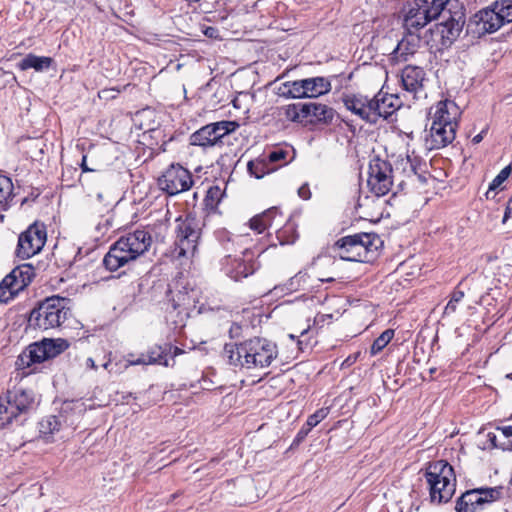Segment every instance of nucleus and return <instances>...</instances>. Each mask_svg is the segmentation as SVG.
<instances>
[{
  "instance_id": "f257e3e1",
  "label": "nucleus",
  "mask_w": 512,
  "mask_h": 512,
  "mask_svg": "<svg viewBox=\"0 0 512 512\" xmlns=\"http://www.w3.org/2000/svg\"><path fill=\"white\" fill-rule=\"evenodd\" d=\"M223 356L228 363L241 369L269 367L278 356L277 344L264 337H252L239 343L225 344Z\"/></svg>"
},
{
  "instance_id": "f03ea898",
  "label": "nucleus",
  "mask_w": 512,
  "mask_h": 512,
  "mask_svg": "<svg viewBox=\"0 0 512 512\" xmlns=\"http://www.w3.org/2000/svg\"><path fill=\"white\" fill-rule=\"evenodd\" d=\"M151 244L152 237L148 231L136 230L128 233L110 246L102 263L108 271L115 272L143 255Z\"/></svg>"
},
{
  "instance_id": "7ed1b4c3",
  "label": "nucleus",
  "mask_w": 512,
  "mask_h": 512,
  "mask_svg": "<svg viewBox=\"0 0 512 512\" xmlns=\"http://www.w3.org/2000/svg\"><path fill=\"white\" fill-rule=\"evenodd\" d=\"M382 245L380 237L374 233H357L337 240L333 246L336 255L345 261L370 262Z\"/></svg>"
},
{
  "instance_id": "20e7f679",
  "label": "nucleus",
  "mask_w": 512,
  "mask_h": 512,
  "mask_svg": "<svg viewBox=\"0 0 512 512\" xmlns=\"http://www.w3.org/2000/svg\"><path fill=\"white\" fill-rule=\"evenodd\" d=\"M424 477L429 489L431 502L446 503L456 491V476L453 467L445 460L427 464Z\"/></svg>"
},
{
  "instance_id": "39448f33",
  "label": "nucleus",
  "mask_w": 512,
  "mask_h": 512,
  "mask_svg": "<svg viewBox=\"0 0 512 512\" xmlns=\"http://www.w3.org/2000/svg\"><path fill=\"white\" fill-rule=\"evenodd\" d=\"M69 303L60 296L46 298L31 311L29 325L43 331L60 327L71 316Z\"/></svg>"
},
{
  "instance_id": "423d86ee",
  "label": "nucleus",
  "mask_w": 512,
  "mask_h": 512,
  "mask_svg": "<svg viewBox=\"0 0 512 512\" xmlns=\"http://www.w3.org/2000/svg\"><path fill=\"white\" fill-rule=\"evenodd\" d=\"M176 240L173 254L176 258L192 257L197 251L201 228L195 217L187 216L176 219Z\"/></svg>"
},
{
  "instance_id": "0eeeda50",
  "label": "nucleus",
  "mask_w": 512,
  "mask_h": 512,
  "mask_svg": "<svg viewBox=\"0 0 512 512\" xmlns=\"http://www.w3.org/2000/svg\"><path fill=\"white\" fill-rule=\"evenodd\" d=\"M450 0H414L405 14V25L411 28H424L437 19Z\"/></svg>"
},
{
  "instance_id": "6e6552de",
  "label": "nucleus",
  "mask_w": 512,
  "mask_h": 512,
  "mask_svg": "<svg viewBox=\"0 0 512 512\" xmlns=\"http://www.w3.org/2000/svg\"><path fill=\"white\" fill-rule=\"evenodd\" d=\"M239 127L235 121H218L209 123L190 135L191 145L199 146L204 149L214 146H221L223 138L234 132Z\"/></svg>"
},
{
  "instance_id": "1a4fd4ad",
  "label": "nucleus",
  "mask_w": 512,
  "mask_h": 512,
  "mask_svg": "<svg viewBox=\"0 0 512 512\" xmlns=\"http://www.w3.org/2000/svg\"><path fill=\"white\" fill-rule=\"evenodd\" d=\"M46 238V228L43 224L38 222L31 224L18 237L16 257L26 260L38 254L44 247Z\"/></svg>"
},
{
  "instance_id": "9d476101",
  "label": "nucleus",
  "mask_w": 512,
  "mask_h": 512,
  "mask_svg": "<svg viewBox=\"0 0 512 512\" xmlns=\"http://www.w3.org/2000/svg\"><path fill=\"white\" fill-rule=\"evenodd\" d=\"M255 253L245 249L241 257L225 256L221 261L222 271L234 281H240L254 274L259 269Z\"/></svg>"
},
{
  "instance_id": "9b49d317",
  "label": "nucleus",
  "mask_w": 512,
  "mask_h": 512,
  "mask_svg": "<svg viewBox=\"0 0 512 512\" xmlns=\"http://www.w3.org/2000/svg\"><path fill=\"white\" fill-rule=\"evenodd\" d=\"M367 184L376 196L386 195L393 184L391 164L378 157L373 158L369 163Z\"/></svg>"
},
{
  "instance_id": "f8f14e48",
  "label": "nucleus",
  "mask_w": 512,
  "mask_h": 512,
  "mask_svg": "<svg viewBox=\"0 0 512 512\" xmlns=\"http://www.w3.org/2000/svg\"><path fill=\"white\" fill-rule=\"evenodd\" d=\"M501 488L473 489L463 493L456 502L457 512H478L484 505L501 497Z\"/></svg>"
},
{
  "instance_id": "ddd939ff",
  "label": "nucleus",
  "mask_w": 512,
  "mask_h": 512,
  "mask_svg": "<svg viewBox=\"0 0 512 512\" xmlns=\"http://www.w3.org/2000/svg\"><path fill=\"white\" fill-rule=\"evenodd\" d=\"M159 187L169 195L187 191L193 185L191 173L180 165H171L159 178Z\"/></svg>"
},
{
  "instance_id": "4468645a",
  "label": "nucleus",
  "mask_w": 512,
  "mask_h": 512,
  "mask_svg": "<svg viewBox=\"0 0 512 512\" xmlns=\"http://www.w3.org/2000/svg\"><path fill=\"white\" fill-rule=\"evenodd\" d=\"M404 28L406 33L402 37V39L398 42L396 48L393 51L394 58L401 61H406L409 56L414 55L418 49L421 47V44L425 42L426 45H429V41L425 40L426 36L423 38L418 31L421 28H409L404 24ZM431 34H433L432 30H429ZM428 31L425 32V35Z\"/></svg>"
},
{
  "instance_id": "2eb2a0df",
  "label": "nucleus",
  "mask_w": 512,
  "mask_h": 512,
  "mask_svg": "<svg viewBox=\"0 0 512 512\" xmlns=\"http://www.w3.org/2000/svg\"><path fill=\"white\" fill-rule=\"evenodd\" d=\"M460 110L456 103L452 100L439 101L430 109L429 116L432 121L443 126L458 127V119Z\"/></svg>"
},
{
  "instance_id": "dca6fc26",
  "label": "nucleus",
  "mask_w": 512,
  "mask_h": 512,
  "mask_svg": "<svg viewBox=\"0 0 512 512\" xmlns=\"http://www.w3.org/2000/svg\"><path fill=\"white\" fill-rule=\"evenodd\" d=\"M48 360L43 345V340L30 344L25 350H23L17 357L15 362L16 369L21 372V376H26L32 373V370H28L32 364L42 363Z\"/></svg>"
},
{
  "instance_id": "f3484780",
  "label": "nucleus",
  "mask_w": 512,
  "mask_h": 512,
  "mask_svg": "<svg viewBox=\"0 0 512 512\" xmlns=\"http://www.w3.org/2000/svg\"><path fill=\"white\" fill-rule=\"evenodd\" d=\"M371 103L375 123L381 117L387 119L402 106V100L398 95L383 93L382 91L371 98Z\"/></svg>"
},
{
  "instance_id": "a211bd4d",
  "label": "nucleus",
  "mask_w": 512,
  "mask_h": 512,
  "mask_svg": "<svg viewBox=\"0 0 512 512\" xmlns=\"http://www.w3.org/2000/svg\"><path fill=\"white\" fill-rule=\"evenodd\" d=\"M457 127H448L431 122L429 134L426 136L425 144L429 150L441 149L451 144L456 136Z\"/></svg>"
},
{
  "instance_id": "6ab92c4d",
  "label": "nucleus",
  "mask_w": 512,
  "mask_h": 512,
  "mask_svg": "<svg viewBox=\"0 0 512 512\" xmlns=\"http://www.w3.org/2000/svg\"><path fill=\"white\" fill-rule=\"evenodd\" d=\"M5 396L12 403L11 407L17 410L21 416L27 415L37 405L36 395L32 389L15 387L7 391Z\"/></svg>"
},
{
  "instance_id": "aec40b11",
  "label": "nucleus",
  "mask_w": 512,
  "mask_h": 512,
  "mask_svg": "<svg viewBox=\"0 0 512 512\" xmlns=\"http://www.w3.org/2000/svg\"><path fill=\"white\" fill-rule=\"evenodd\" d=\"M345 107L361 119L375 123L371 99L361 94L347 95L343 99Z\"/></svg>"
},
{
  "instance_id": "412c9836",
  "label": "nucleus",
  "mask_w": 512,
  "mask_h": 512,
  "mask_svg": "<svg viewBox=\"0 0 512 512\" xmlns=\"http://www.w3.org/2000/svg\"><path fill=\"white\" fill-rule=\"evenodd\" d=\"M426 73L419 66L407 65L401 73L403 88L414 96L423 90Z\"/></svg>"
},
{
  "instance_id": "4be33fe9",
  "label": "nucleus",
  "mask_w": 512,
  "mask_h": 512,
  "mask_svg": "<svg viewBox=\"0 0 512 512\" xmlns=\"http://www.w3.org/2000/svg\"><path fill=\"white\" fill-rule=\"evenodd\" d=\"M475 19L478 33H494L505 25L492 5L475 14Z\"/></svg>"
},
{
  "instance_id": "5701e85b",
  "label": "nucleus",
  "mask_w": 512,
  "mask_h": 512,
  "mask_svg": "<svg viewBox=\"0 0 512 512\" xmlns=\"http://www.w3.org/2000/svg\"><path fill=\"white\" fill-rule=\"evenodd\" d=\"M35 277V269L31 264H22L15 267L7 276L6 281L11 283L12 289L19 292L24 290Z\"/></svg>"
},
{
  "instance_id": "b1692460",
  "label": "nucleus",
  "mask_w": 512,
  "mask_h": 512,
  "mask_svg": "<svg viewBox=\"0 0 512 512\" xmlns=\"http://www.w3.org/2000/svg\"><path fill=\"white\" fill-rule=\"evenodd\" d=\"M303 81L306 98H317L331 90L330 80L322 76L306 78Z\"/></svg>"
},
{
  "instance_id": "393cba45",
  "label": "nucleus",
  "mask_w": 512,
  "mask_h": 512,
  "mask_svg": "<svg viewBox=\"0 0 512 512\" xmlns=\"http://www.w3.org/2000/svg\"><path fill=\"white\" fill-rule=\"evenodd\" d=\"M171 348V343H164L150 347L146 353L147 362L150 365H162L165 367L172 366L173 363H169V354H171Z\"/></svg>"
},
{
  "instance_id": "a878e982",
  "label": "nucleus",
  "mask_w": 512,
  "mask_h": 512,
  "mask_svg": "<svg viewBox=\"0 0 512 512\" xmlns=\"http://www.w3.org/2000/svg\"><path fill=\"white\" fill-rule=\"evenodd\" d=\"M53 64V59L48 56H37L33 53L27 54L19 63L18 68L21 71L34 69L36 72L48 70Z\"/></svg>"
},
{
  "instance_id": "bb28decb",
  "label": "nucleus",
  "mask_w": 512,
  "mask_h": 512,
  "mask_svg": "<svg viewBox=\"0 0 512 512\" xmlns=\"http://www.w3.org/2000/svg\"><path fill=\"white\" fill-rule=\"evenodd\" d=\"M303 79L281 83L277 88V94L284 98H306Z\"/></svg>"
},
{
  "instance_id": "cd10ccee",
  "label": "nucleus",
  "mask_w": 512,
  "mask_h": 512,
  "mask_svg": "<svg viewBox=\"0 0 512 512\" xmlns=\"http://www.w3.org/2000/svg\"><path fill=\"white\" fill-rule=\"evenodd\" d=\"M463 26V16H459L458 19L450 17L441 24V37L452 43L460 35Z\"/></svg>"
},
{
  "instance_id": "c85d7f7f",
  "label": "nucleus",
  "mask_w": 512,
  "mask_h": 512,
  "mask_svg": "<svg viewBox=\"0 0 512 512\" xmlns=\"http://www.w3.org/2000/svg\"><path fill=\"white\" fill-rule=\"evenodd\" d=\"M13 188L11 179L0 175V213L10 208L14 197Z\"/></svg>"
},
{
  "instance_id": "c756f323",
  "label": "nucleus",
  "mask_w": 512,
  "mask_h": 512,
  "mask_svg": "<svg viewBox=\"0 0 512 512\" xmlns=\"http://www.w3.org/2000/svg\"><path fill=\"white\" fill-rule=\"evenodd\" d=\"M11 404L6 396L0 398V428H4L22 417L17 410L11 407Z\"/></svg>"
},
{
  "instance_id": "7c9ffc66",
  "label": "nucleus",
  "mask_w": 512,
  "mask_h": 512,
  "mask_svg": "<svg viewBox=\"0 0 512 512\" xmlns=\"http://www.w3.org/2000/svg\"><path fill=\"white\" fill-rule=\"evenodd\" d=\"M61 428V421L57 416L50 415L39 422V433L46 440L51 441L55 432Z\"/></svg>"
},
{
  "instance_id": "2f4dec72",
  "label": "nucleus",
  "mask_w": 512,
  "mask_h": 512,
  "mask_svg": "<svg viewBox=\"0 0 512 512\" xmlns=\"http://www.w3.org/2000/svg\"><path fill=\"white\" fill-rule=\"evenodd\" d=\"M297 226L295 222L291 219H288L286 223L277 230L276 236L281 245L293 244L297 238Z\"/></svg>"
},
{
  "instance_id": "473e14b6",
  "label": "nucleus",
  "mask_w": 512,
  "mask_h": 512,
  "mask_svg": "<svg viewBox=\"0 0 512 512\" xmlns=\"http://www.w3.org/2000/svg\"><path fill=\"white\" fill-rule=\"evenodd\" d=\"M43 345L45 346L47 359L57 357L69 347L68 341L62 338H44Z\"/></svg>"
},
{
  "instance_id": "72a5a7b5",
  "label": "nucleus",
  "mask_w": 512,
  "mask_h": 512,
  "mask_svg": "<svg viewBox=\"0 0 512 512\" xmlns=\"http://www.w3.org/2000/svg\"><path fill=\"white\" fill-rule=\"evenodd\" d=\"M334 113V109L325 104L313 103L311 122L331 123L334 118Z\"/></svg>"
},
{
  "instance_id": "f704fd0d",
  "label": "nucleus",
  "mask_w": 512,
  "mask_h": 512,
  "mask_svg": "<svg viewBox=\"0 0 512 512\" xmlns=\"http://www.w3.org/2000/svg\"><path fill=\"white\" fill-rule=\"evenodd\" d=\"M278 214V208L272 207L267 209L261 214H258L250 219L249 226L250 228L255 231L258 234L263 233L267 227H266V217H271L274 215V217Z\"/></svg>"
},
{
  "instance_id": "c9c22d12",
  "label": "nucleus",
  "mask_w": 512,
  "mask_h": 512,
  "mask_svg": "<svg viewBox=\"0 0 512 512\" xmlns=\"http://www.w3.org/2000/svg\"><path fill=\"white\" fill-rule=\"evenodd\" d=\"M223 195L224 192L219 186H211L204 199L205 208L210 211L216 210Z\"/></svg>"
},
{
  "instance_id": "e433bc0d",
  "label": "nucleus",
  "mask_w": 512,
  "mask_h": 512,
  "mask_svg": "<svg viewBox=\"0 0 512 512\" xmlns=\"http://www.w3.org/2000/svg\"><path fill=\"white\" fill-rule=\"evenodd\" d=\"M492 6L499 12L501 20L504 24L512 22V0H498Z\"/></svg>"
},
{
  "instance_id": "4c0bfd02",
  "label": "nucleus",
  "mask_w": 512,
  "mask_h": 512,
  "mask_svg": "<svg viewBox=\"0 0 512 512\" xmlns=\"http://www.w3.org/2000/svg\"><path fill=\"white\" fill-rule=\"evenodd\" d=\"M394 337V331L392 329H387L384 332L380 334L379 337H377L370 348L371 355H376L380 351L386 347V345L393 339Z\"/></svg>"
},
{
  "instance_id": "58836bf2",
  "label": "nucleus",
  "mask_w": 512,
  "mask_h": 512,
  "mask_svg": "<svg viewBox=\"0 0 512 512\" xmlns=\"http://www.w3.org/2000/svg\"><path fill=\"white\" fill-rule=\"evenodd\" d=\"M215 236L218 242L223 246L225 251L229 252L235 250L236 238H234L229 231L225 229L217 230L215 232Z\"/></svg>"
},
{
  "instance_id": "ea45409f",
  "label": "nucleus",
  "mask_w": 512,
  "mask_h": 512,
  "mask_svg": "<svg viewBox=\"0 0 512 512\" xmlns=\"http://www.w3.org/2000/svg\"><path fill=\"white\" fill-rule=\"evenodd\" d=\"M511 173H512V167H511V165H508V166L504 167L497 174V176L489 184V189H488V191L486 193L487 198H489V194L492 191H495L496 189H498L504 183V181L507 180V178L510 176Z\"/></svg>"
},
{
  "instance_id": "a19ab883",
  "label": "nucleus",
  "mask_w": 512,
  "mask_h": 512,
  "mask_svg": "<svg viewBox=\"0 0 512 512\" xmlns=\"http://www.w3.org/2000/svg\"><path fill=\"white\" fill-rule=\"evenodd\" d=\"M19 294L18 290L12 289L11 283L4 278L0 283V303H7Z\"/></svg>"
},
{
  "instance_id": "79ce46f5",
  "label": "nucleus",
  "mask_w": 512,
  "mask_h": 512,
  "mask_svg": "<svg viewBox=\"0 0 512 512\" xmlns=\"http://www.w3.org/2000/svg\"><path fill=\"white\" fill-rule=\"evenodd\" d=\"M496 432L500 433L503 440L499 443L500 449L508 450L512 447V426H498L496 427Z\"/></svg>"
},
{
  "instance_id": "37998d69",
  "label": "nucleus",
  "mask_w": 512,
  "mask_h": 512,
  "mask_svg": "<svg viewBox=\"0 0 512 512\" xmlns=\"http://www.w3.org/2000/svg\"><path fill=\"white\" fill-rule=\"evenodd\" d=\"M464 295L465 294L462 290L455 289L451 294L449 302L444 308V314L449 315L454 313L457 309V304L462 301Z\"/></svg>"
},
{
  "instance_id": "c03bdc74",
  "label": "nucleus",
  "mask_w": 512,
  "mask_h": 512,
  "mask_svg": "<svg viewBox=\"0 0 512 512\" xmlns=\"http://www.w3.org/2000/svg\"><path fill=\"white\" fill-rule=\"evenodd\" d=\"M329 414V408L323 407L311 414L306 421L308 429H312L317 426L322 420H324Z\"/></svg>"
},
{
  "instance_id": "a18cd8bd",
  "label": "nucleus",
  "mask_w": 512,
  "mask_h": 512,
  "mask_svg": "<svg viewBox=\"0 0 512 512\" xmlns=\"http://www.w3.org/2000/svg\"><path fill=\"white\" fill-rule=\"evenodd\" d=\"M281 114L287 121L300 123L297 103L283 106L281 108Z\"/></svg>"
},
{
  "instance_id": "49530a36",
  "label": "nucleus",
  "mask_w": 512,
  "mask_h": 512,
  "mask_svg": "<svg viewBox=\"0 0 512 512\" xmlns=\"http://www.w3.org/2000/svg\"><path fill=\"white\" fill-rule=\"evenodd\" d=\"M288 151L283 148H276L268 154V159L271 163L281 162L280 166L287 164Z\"/></svg>"
},
{
  "instance_id": "de8ad7c7",
  "label": "nucleus",
  "mask_w": 512,
  "mask_h": 512,
  "mask_svg": "<svg viewBox=\"0 0 512 512\" xmlns=\"http://www.w3.org/2000/svg\"><path fill=\"white\" fill-rule=\"evenodd\" d=\"M300 123L311 121L313 112V103H297Z\"/></svg>"
},
{
  "instance_id": "09e8293b",
  "label": "nucleus",
  "mask_w": 512,
  "mask_h": 512,
  "mask_svg": "<svg viewBox=\"0 0 512 512\" xmlns=\"http://www.w3.org/2000/svg\"><path fill=\"white\" fill-rule=\"evenodd\" d=\"M407 163L410 164L411 171L414 174L423 172L422 166H424L425 163H423L422 159L416 156L414 152L411 155H407Z\"/></svg>"
},
{
  "instance_id": "8fccbe9b",
  "label": "nucleus",
  "mask_w": 512,
  "mask_h": 512,
  "mask_svg": "<svg viewBox=\"0 0 512 512\" xmlns=\"http://www.w3.org/2000/svg\"><path fill=\"white\" fill-rule=\"evenodd\" d=\"M485 442L483 444L484 449H494L500 448L499 443L501 442L498 439V434L496 432H487L485 434Z\"/></svg>"
},
{
  "instance_id": "3c124183",
  "label": "nucleus",
  "mask_w": 512,
  "mask_h": 512,
  "mask_svg": "<svg viewBox=\"0 0 512 512\" xmlns=\"http://www.w3.org/2000/svg\"><path fill=\"white\" fill-rule=\"evenodd\" d=\"M306 274L299 272L297 275L290 279V290H297L300 282L305 280Z\"/></svg>"
},
{
  "instance_id": "603ef678",
  "label": "nucleus",
  "mask_w": 512,
  "mask_h": 512,
  "mask_svg": "<svg viewBox=\"0 0 512 512\" xmlns=\"http://www.w3.org/2000/svg\"><path fill=\"white\" fill-rule=\"evenodd\" d=\"M127 366H135V365H150L148 362H147V356L146 354H141L138 358L136 359H133V358H129L127 360Z\"/></svg>"
},
{
  "instance_id": "864d4df0",
  "label": "nucleus",
  "mask_w": 512,
  "mask_h": 512,
  "mask_svg": "<svg viewBox=\"0 0 512 512\" xmlns=\"http://www.w3.org/2000/svg\"><path fill=\"white\" fill-rule=\"evenodd\" d=\"M266 227L267 228H270L272 226H278L282 223V215L281 213L278 211V214L275 216L274 218V215H272L271 217H266Z\"/></svg>"
},
{
  "instance_id": "5fc2aeb1",
  "label": "nucleus",
  "mask_w": 512,
  "mask_h": 512,
  "mask_svg": "<svg viewBox=\"0 0 512 512\" xmlns=\"http://www.w3.org/2000/svg\"><path fill=\"white\" fill-rule=\"evenodd\" d=\"M260 165V163H254L253 161H249L247 164V169L251 175H254L256 178H261L263 174L258 172V167Z\"/></svg>"
},
{
  "instance_id": "6e6d98bb",
  "label": "nucleus",
  "mask_w": 512,
  "mask_h": 512,
  "mask_svg": "<svg viewBox=\"0 0 512 512\" xmlns=\"http://www.w3.org/2000/svg\"><path fill=\"white\" fill-rule=\"evenodd\" d=\"M242 327L240 324L234 322L229 329V335L231 338H237L241 335Z\"/></svg>"
},
{
  "instance_id": "4d7b16f0",
  "label": "nucleus",
  "mask_w": 512,
  "mask_h": 512,
  "mask_svg": "<svg viewBox=\"0 0 512 512\" xmlns=\"http://www.w3.org/2000/svg\"><path fill=\"white\" fill-rule=\"evenodd\" d=\"M298 195H299V197H301L304 200L310 199L311 192H310L309 186L307 184L302 185L298 189Z\"/></svg>"
},
{
  "instance_id": "13d9d810",
  "label": "nucleus",
  "mask_w": 512,
  "mask_h": 512,
  "mask_svg": "<svg viewBox=\"0 0 512 512\" xmlns=\"http://www.w3.org/2000/svg\"><path fill=\"white\" fill-rule=\"evenodd\" d=\"M111 226H112V220L107 218V219H105L104 224L98 223V225L96 226V229L101 235H104L106 233V231L108 230V228Z\"/></svg>"
},
{
  "instance_id": "bf43d9fd",
  "label": "nucleus",
  "mask_w": 512,
  "mask_h": 512,
  "mask_svg": "<svg viewBox=\"0 0 512 512\" xmlns=\"http://www.w3.org/2000/svg\"><path fill=\"white\" fill-rule=\"evenodd\" d=\"M311 431V429H308V425L305 423L301 429L298 431L297 435H296V440L297 441H301L303 440L307 435L308 433Z\"/></svg>"
},
{
  "instance_id": "052dcab7",
  "label": "nucleus",
  "mask_w": 512,
  "mask_h": 512,
  "mask_svg": "<svg viewBox=\"0 0 512 512\" xmlns=\"http://www.w3.org/2000/svg\"><path fill=\"white\" fill-rule=\"evenodd\" d=\"M357 358H358V353L357 354H352V355H349L341 364V368H344V367H349L351 365H353L356 361H357Z\"/></svg>"
},
{
  "instance_id": "680f3d73",
  "label": "nucleus",
  "mask_w": 512,
  "mask_h": 512,
  "mask_svg": "<svg viewBox=\"0 0 512 512\" xmlns=\"http://www.w3.org/2000/svg\"><path fill=\"white\" fill-rule=\"evenodd\" d=\"M96 200L100 204L103 203V205H104V207L106 209H109L110 207H112V202L111 201H106L105 195L103 193H97Z\"/></svg>"
},
{
  "instance_id": "e2e57ef3",
  "label": "nucleus",
  "mask_w": 512,
  "mask_h": 512,
  "mask_svg": "<svg viewBox=\"0 0 512 512\" xmlns=\"http://www.w3.org/2000/svg\"><path fill=\"white\" fill-rule=\"evenodd\" d=\"M332 315H328V314H318L315 318H314V325H323V323L325 322V320L327 318H331Z\"/></svg>"
},
{
  "instance_id": "0e129e2a",
  "label": "nucleus",
  "mask_w": 512,
  "mask_h": 512,
  "mask_svg": "<svg viewBox=\"0 0 512 512\" xmlns=\"http://www.w3.org/2000/svg\"><path fill=\"white\" fill-rule=\"evenodd\" d=\"M511 213H512V198L509 199V201L507 203V206H506V209H505V213H504V216H503V219H502V223H506V221L510 217Z\"/></svg>"
},
{
  "instance_id": "69168bd1",
  "label": "nucleus",
  "mask_w": 512,
  "mask_h": 512,
  "mask_svg": "<svg viewBox=\"0 0 512 512\" xmlns=\"http://www.w3.org/2000/svg\"><path fill=\"white\" fill-rule=\"evenodd\" d=\"M183 353H184V350H183V349H181V348H179V347H177V346H173V345H172V348H171V354H169V361H170V360H172V361H173V360H174V358H175L176 356L181 355V354H183Z\"/></svg>"
},
{
  "instance_id": "338daca9",
  "label": "nucleus",
  "mask_w": 512,
  "mask_h": 512,
  "mask_svg": "<svg viewBox=\"0 0 512 512\" xmlns=\"http://www.w3.org/2000/svg\"><path fill=\"white\" fill-rule=\"evenodd\" d=\"M86 159H87V157L84 155V156L82 157V161H81V164H80V167H81V169H82V172H92V171H95L94 169L89 168V167L87 166V164H86Z\"/></svg>"
},
{
  "instance_id": "774afa93",
  "label": "nucleus",
  "mask_w": 512,
  "mask_h": 512,
  "mask_svg": "<svg viewBox=\"0 0 512 512\" xmlns=\"http://www.w3.org/2000/svg\"><path fill=\"white\" fill-rule=\"evenodd\" d=\"M486 133V130H482L479 134L475 135L473 138H472V143L473 144H478L482 141L483 139V136L484 134Z\"/></svg>"
}]
</instances>
